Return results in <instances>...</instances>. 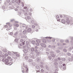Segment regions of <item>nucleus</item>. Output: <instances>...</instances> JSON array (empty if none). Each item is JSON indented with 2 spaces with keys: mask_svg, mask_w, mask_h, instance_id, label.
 <instances>
[{
  "mask_svg": "<svg viewBox=\"0 0 73 73\" xmlns=\"http://www.w3.org/2000/svg\"><path fill=\"white\" fill-rule=\"evenodd\" d=\"M22 12L24 13L25 16H28V15H29V16H31L32 15L31 13L28 12H29V10H28V9H27V7H24V9L22 10Z\"/></svg>",
  "mask_w": 73,
  "mask_h": 73,
  "instance_id": "nucleus-1",
  "label": "nucleus"
},
{
  "mask_svg": "<svg viewBox=\"0 0 73 73\" xmlns=\"http://www.w3.org/2000/svg\"><path fill=\"white\" fill-rule=\"evenodd\" d=\"M64 19L66 20V23L68 24H70V21L72 23L73 22V18L71 17L70 16H66L64 17Z\"/></svg>",
  "mask_w": 73,
  "mask_h": 73,
  "instance_id": "nucleus-2",
  "label": "nucleus"
},
{
  "mask_svg": "<svg viewBox=\"0 0 73 73\" xmlns=\"http://www.w3.org/2000/svg\"><path fill=\"white\" fill-rule=\"evenodd\" d=\"M2 62H4V63H5V64L6 65H7V64H8L9 60H8V59L7 58L5 59V58H2Z\"/></svg>",
  "mask_w": 73,
  "mask_h": 73,
  "instance_id": "nucleus-3",
  "label": "nucleus"
},
{
  "mask_svg": "<svg viewBox=\"0 0 73 73\" xmlns=\"http://www.w3.org/2000/svg\"><path fill=\"white\" fill-rule=\"evenodd\" d=\"M23 52L24 53H27L28 52V49H27V47H25V46H23Z\"/></svg>",
  "mask_w": 73,
  "mask_h": 73,
  "instance_id": "nucleus-4",
  "label": "nucleus"
},
{
  "mask_svg": "<svg viewBox=\"0 0 73 73\" xmlns=\"http://www.w3.org/2000/svg\"><path fill=\"white\" fill-rule=\"evenodd\" d=\"M26 45L25 46V47L27 48V49H31L30 46H31V45L30 44H29V42L28 41H27L26 42Z\"/></svg>",
  "mask_w": 73,
  "mask_h": 73,
  "instance_id": "nucleus-5",
  "label": "nucleus"
},
{
  "mask_svg": "<svg viewBox=\"0 0 73 73\" xmlns=\"http://www.w3.org/2000/svg\"><path fill=\"white\" fill-rule=\"evenodd\" d=\"M27 21L28 22H29V23H31V24H34L35 23V20L33 19H31V20L29 21H28V20H27Z\"/></svg>",
  "mask_w": 73,
  "mask_h": 73,
  "instance_id": "nucleus-6",
  "label": "nucleus"
},
{
  "mask_svg": "<svg viewBox=\"0 0 73 73\" xmlns=\"http://www.w3.org/2000/svg\"><path fill=\"white\" fill-rule=\"evenodd\" d=\"M25 73H28V66L27 65L25 66Z\"/></svg>",
  "mask_w": 73,
  "mask_h": 73,
  "instance_id": "nucleus-7",
  "label": "nucleus"
},
{
  "mask_svg": "<svg viewBox=\"0 0 73 73\" xmlns=\"http://www.w3.org/2000/svg\"><path fill=\"white\" fill-rule=\"evenodd\" d=\"M5 58V56H3V54H2V52L1 51H0V58Z\"/></svg>",
  "mask_w": 73,
  "mask_h": 73,
  "instance_id": "nucleus-8",
  "label": "nucleus"
},
{
  "mask_svg": "<svg viewBox=\"0 0 73 73\" xmlns=\"http://www.w3.org/2000/svg\"><path fill=\"white\" fill-rule=\"evenodd\" d=\"M15 2L16 3H17L18 5H20V3H21V0H19L18 1V0H15Z\"/></svg>",
  "mask_w": 73,
  "mask_h": 73,
  "instance_id": "nucleus-9",
  "label": "nucleus"
},
{
  "mask_svg": "<svg viewBox=\"0 0 73 73\" xmlns=\"http://www.w3.org/2000/svg\"><path fill=\"white\" fill-rule=\"evenodd\" d=\"M18 35V32H16L14 34V36H13V37H17V36Z\"/></svg>",
  "mask_w": 73,
  "mask_h": 73,
  "instance_id": "nucleus-10",
  "label": "nucleus"
},
{
  "mask_svg": "<svg viewBox=\"0 0 73 73\" xmlns=\"http://www.w3.org/2000/svg\"><path fill=\"white\" fill-rule=\"evenodd\" d=\"M27 30H24L23 32V33L24 35H26L27 34Z\"/></svg>",
  "mask_w": 73,
  "mask_h": 73,
  "instance_id": "nucleus-11",
  "label": "nucleus"
},
{
  "mask_svg": "<svg viewBox=\"0 0 73 73\" xmlns=\"http://www.w3.org/2000/svg\"><path fill=\"white\" fill-rule=\"evenodd\" d=\"M30 58H33V59H34V58L35 57V56L33 55V53H31L30 54Z\"/></svg>",
  "mask_w": 73,
  "mask_h": 73,
  "instance_id": "nucleus-12",
  "label": "nucleus"
},
{
  "mask_svg": "<svg viewBox=\"0 0 73 73\" xmlns=\"http://www.w3.org/2000/svg\"><path fill=\"white\" fill-rule=\"evenodd\" d=\"M48 48H51V49H53L55 48V46L49 45L48 46Z\"/></svg>",
  "mask_w": 73,
  "mask_h": 73,
  "instance_id": "nucleus-13",
  "label": "nucleus"
},
{
  "mask_svg": "<svg viewBox=\"0 0 73 73\" xmlns=\"http://www.w3.org/2000/svg\"><path fill=\"white\" fill-rule=\"evenodd\" d=\"M40 45L42 47H44V48L46 47V45L42 43L40 44Z\"/></svg>",
  "mask_w": 73,
  "mask_h": 73,
  "instance_id": "nucleus-14",
  "label": "nucleus"
},
{
  "mask_svg": "<svg viewBox=\"0 0 73 73\" xmlns=\"http://www.w3.org/2000/svg\"><path fill=\"white\" fill-rule=\"evenodd\" d=\"M45 38H49V39H51V38H52V37H46L43 38V40H44V41H45L46 40L45 39H44Z\"/></svg>",
  "mask_w": 73,
  "mask_h": 73,
  "instance_id": "nucleus-15",
  "label": "nucleus"
},
{
  "mask_svg": "<svg viewBox=\"0 0 73 73\" xmlns=\"http://www.w3.org/2000/svg\"><path fill=\"white\" fill-rule=\"evenodd\" d=\"M25 44V41H24L23 42H21V43L19 44V45L20 46H22L23 45H24Z\"/></svg>",
  "mask_w": 73,
  "mask_h": 73,
  "instance_id": "nucleus-16",
  "label": "nucleus"
},
{
  "mask_svg": "<svg viewBox=\"0 0 73 73\" xmlns=\"http://www.w3.org/2000/svg\"><path fill=\"white\" fill-rule=\"evenodd\" d=\"M35 67L36 69L38 70V71L39 72V70H40V67L38 65H36L35 66Z\"/></svg>",
  "mask_w": 73,
  "mask_h": 73,
  "instance_id": "nucleus-17",
  "label": "nucleus"
},
{
  "mask_svg": "<svg viewBox=\"0 0 73 73\" xmlns=\"http://www.w3.org/2000/svg\"><path fill=\"white\" fill-rule=\"evenodd\" d=\"M29 62H31V64H33V60L31 59H29Z\"/></svg>",
  "mask_w": 73,
  "mask_h": 73,
  "instance_id": "nucleus-18",
  "label": "nucleus"
},
{
  "mask_svg": "<svg viewBox=\"0 0 73 73\" xmlns=\"http://www.w3.org/2000/svg\"><path fill=\"white\" fill-rule=\"evenodd\" d=\"M12 58L13 59L14 61H16V60H17V58L16 57L13 56Z\"/></svg>",
  "mask_w": 73,
  "mask_h": 73,
  "instance_id": "nucleus-19",
  "label": "nucleus"
},
{
  "mask_svg": "<svg viewBox=\"0 0 73 73\" xmlns=\"http://www.w3.org/2000/svg\"><path fill=\"white\" fill-rule=\"evenodd\" d=\"M61 22L63 24H65V23H66V21H65V20L64 19H62L61 20Z\"/></svg>",
  "mask_w": 73,
  "mask_h": 73,
  "instance_id": "nucleus-20",
  "label": "nucleus"
},
{
  "mask_svg": "<svg viewBox=\"0 0 73 73\" xmlns=\"http://www.w3.org/2000/svg\"><path fill=\"white\" fill-rule=\"evenodd\" d=\"M27 31L28 32H31L32 31V29L30 28H29L27 29Z\"/></svg>",
  "mask_w": 73,
  "mask_h": 73,
  "instance_id": "nucleus-21",
  "label": "nucleus"
},
{
  "mask_svg": "<svg viewBox=\"0 0 73 73\" xmlns=\"http://www.w3.org/2000/svg\"><path fill=\"white\" fill-rule=\"evenodd\" d=\"M66 54L68 56H71V55H72V54L69 52L67 53Z\"/></svg>",
  "mask_w": 73,
  "mask_h": 73,
  "instance_id": "nucleus-22",
  "label": "nucleus"
},
{
  "mask_svg": "<svg viewBox=\"0 0 73 73\" xmlns=\"http://www.w3.org/2000/svg\"><path fill=\"white\" fill-rule=\"evenodd\" d=\"M27 21H30V20H29V19H31V17H29V16H27Z\"/></svg>",
  "mask_w": 73,
  "mask_h": 73,
  "instance_id": "nucleus-23",
  "label": "nucleus"
},
{
  "mask_svg": "<svg viewBox=\"0 0 73 73\" xmlns=\"http://www.w3.org/2000/svg\"><path fill=\"white\" fill-rule=\"evenodd\" d=\"M4 55H3V56H5V58H5L6 57V56H8V54H7V53H6L5 54H4Z\"/></svg>",
  "mask_w": 73,
  "mask_h": 73,
  "instance_id": "nucleus-24",
  "label": "nucleus"
},
{
  "mask_svg": "<svg viewBox=\"0 0 73 73\" xmlns=\"http://www.w3.org/2000/svg\"><path fill=\"white\" fill-rule=\"evenodd\" d=\"M31 43L32 44H33V45H35V41H34V40H32L31 41Z\"/></svg>",
  "mask_w": 73,
  "mask_h": 73,
  "instance_id": "nucleus-25",
  "label": "nucleus"
},
{
  "mask_svg": "<svg viewBox=\"0 0 73 73\" xmlns=\"http://www.w3.org/2000/svg\"><path fill=\"white\" fill-rule=\"evenodd\" d=\"M31 50L32 52H33L34 51V50H35V48L33 47L32 48H31Z\"/></svg>",
  "mask_w": 73,
  "mask_h": 73,
  "instance_id": "nucleus-26",
  "label": "nucleus"
},
{
  "mask_svg": "<svg viewBox=\"0 0 73 73\" xmlns=\"http://www.w3.org/2000/svg\"><path fill=\"white\" fill-rule=\"evenodd\" d=\"M12 63L11 62H10L9 63L8 62V64H7V65H12Z\"/></svg>",
  "mask_w": 73,
  "mask_h": 73,
  "instance_id": "nucleus-27",
  "label": "nucleus"
},
{
  "mask_svg": "<svg viewBox=\"0 0 73 73\" xmlns=\"http://www.w3.org/2000/svg\"><path fill=\"white\" fill-rule=\"evenodd\" d=\"M45 68L47 69V70H48L49 69V68L48 67V66H45Z\"/></svg>",
  "mask_w": 73,
  "mask_h": 73,
  "instance_id": "nucleus-28",
  "label": "nucleus"
},
{
  "mask_svg": "<svg viewBox=\"0 0 73 73\" xmlns=\"http://www.w3.org/2000/svg\"><path fill=\"white\" fill-rule=\"evenodd\" d=\"M51 56L52 57H53L54 58L55 57V55L54 54H51Z\"/></svg>",
  "mask_w": 73,
  "mask_h": 73,
  "instance_id": "nucleus-29",
  "label": "nucleus"
},
{
  "mask_svg": "<svg viewBox=\"0 0 73 73\" xmlns=\"http://www.w3.org/2000/svg\"><path fill=\"white\" fill-rule=\"evenodd\" d=\"M12 53H13L12 51H11V52H8V54H9V55H11V54H12V53Z\"/></svg>",
  "mask_w": 73,
  "mask_h": 73,
  "instance_id": "nucleus-30",
  "label": "nucleus"
},
{
  "mask_svg": "<svg viewBox=\"0 0 73 73\" xmlns=\"http://www.w3.org/2000/svg\"><path fill=\"white\" fill-rule=\"evenodd\" d=\"M25 60H28L29 58H28V56H26L25 57Z\"/></svg>",
  "mask_w": 73,
  "mask_h": 73,
  "instance_id": "nucleus-31",
  "label": "nucleus"
},
{
  "mask_svg": "<svg viewBox=\"0 0 73 73\" xmlns=\"http://www.w3.org/2000/svg\"><path fill=\"white\" fill-rule=\"evenodd\" d=\"M54 65H55V66H57V65H58V63L57 62H55L54 63Z\"/></svg>",
  "mask_w": 73,
  "mask_h": 73,
  "instance_id": "nucleus-32",
  "label": "nucleus"
},
{
  "mask_svg": "<svg viewBox=\"0 0 73 73\" xmlns=\"http://www.w3.org/2000/svg\"><path fill=\"white\" fill-rule=\"evenodd\" d=\"M36 42L38 43H39V42H40V40H36Z\"/></svg>",
  "mask_w": 73,
  "mask_h": 73,
  "instance_id": "nucleus-33",
  "label": "nucleus"
},
{
  "mask_svg": "<svg viewBox=\"0 0 73 73\" xmlns=\"http://www.w3.org/2000/svg\"><path fill=\"white\" fill-rule=\"evenodd\" d=\"M48 58L49 60H51L52 59V56H48Z\"/></svg>",
  "mask_w": 73,
  "mask_h": 73,
  "instance_id": "nucleus-34",
  "label": "nucleus"
},
{
  "mask_svg": "<svg viewBox=\"0 0 73 73\" xmlns=\"http://www.w3.org/2000/svg\"><path fill=\"white\" fill-rule=\"evenodd\" d=\"M56 53H60V51L58 50H57L56 51Z\"/></svg>",
  "mask_w": 73,
  "mask_h": 73,
  "instance_id": "nucleus-35",
  "label": "nucleus"
},
{
  "mask_svg": "<svg viewBox=\"0 0 73 73\" xmlns=\"http://www.w3.org/2000/svg\"><path fill=\"white\" fill-rule=\"evenodd\" d=\"M12 52H13L12 53H13L14 54H17V52H15L13 51H12Z\"/></svg>",
  "mask_w": 73,
  "mask_h": 73,
  "instance_id": "nucleus-36",
  "label": "nucleus"
},
{
  "mask_svg": "<svg viewBox=\"0 0 73 73\" xmlns=\"http://www.w3.org/2000/svg\"><path fill=\"white\" fill-rule=\"evenodd\" d=\"M34 25L36 26H38V27H39V26L38 25V24H37V23H34Z\"/></svg>",
  "mask_w": 73,
  "mask_h": 73,
  "instance_id": "nucleus-37",
  "label": "nucleus"
},
{
  "mask_svg": "<svg viewBox=\"0 0 73 73\" xmlns=\"http://www.w3.org/2000/svg\"><path fill=\"white\" fill-rule=\"evenodd\" d=\"M16 56L17 57H20V54H17L16 55Z\"/></svg>",
  "mask_w": 73,
  "mask_h": 73,
  "instance_id": "nucleus-38",
  "label": "nucleus"
},
{
  "mask_svg": "<svg viewBox=\"0 0 73 73\" xmlns=\"http://www.w3.org/2000/svg\"><path fill=\"white\" fill-rule=\"evenodd\" d=\"M65 60H66V59H65V58H62V60L63 61H65Z\"/></svg>",
  "mask_w": 73,
  "mask_h": 73,
  "instance_id": "nucleus-39",
  "label": "nucleus"
},
{
  "mask_svg": "<svg viewBox=\"0 0 73 73\" xmlns=\"http://www.w3.org/2000/svg\"><path fill=\"white\" fill-rule=\"evenodd\" d=\"M63 50L64 52H67V50H66V49H64Z\"/></svg>",
  "mask_w": 73,
  "mask_h": 73,
  "instance_id": "nucleus-40",
  "label": "nucleus"
},
{
  "mask_svg": "<svg viewBox=\"0 0 73 73\" xmlns=\"http://www.w3.org/2000/svg\"><path fill=\"white\" fill-rule=\"evenodd\" d=\"M14 26H15V27H19V25L18 24H16L15 25H14Z\"/></svg>",
  "mask_w": 73,
  "mask_h": 73,
  "instance_id": "nucleus-41",
  "label": "nucleus"
},
{
  "mask_svg": "<svg viewBox=\"0 0 73 73\" xmlns=\"http://www.w3.org/2000/svg\"><path fill=\"white\" fill-rule=\"evenodd\" d=\"M57 45H58V46H60V45H61V43H58L57 44Z\"/></svg>",
  "mask_w": 73,
  "mask_h": 73,
  "instance_id": "nucleus-42",
  "label": "nucleus"
},
{
  "mask_svg": "<svg viewBox=\"0 0 73 73\" xmlns=\"http://www.w3.org/2000/svg\"><path fill=\"white\" fill-rule=\"evenodd\" d=\"M60 41L61 42H64V40H62V39H61L60 40Z\"/></svg>",
  "mask_w": 73,
  "mask_h": 73,
  "instance_id": "nucleus-43",
  "label": "nucleus"
},
{
  "mask_svg": "<svg viewBox=\"0 0 73 73\" xmlns=\"http://www.w3.org/2000/svg\"><path fill=\"white\" fill-rule=\"evenodd\" d=\"M57 60H60L61 59L59 57H58L57 58Z\"/></svg>",
  "mask_w": 73,
  "mask_h": 73,
  "instance_id": "nucleus-44",
  "label": "nucleus"
},
{
  "mask_svg": "<svg viewBox=\"0 0 73 73\" xmlns=\"http://www.w3.org/2000/svg\"><path fill=\"white\" fill-rule=\"evenodd\" d=\"M11 2L13 3H15V0H12L11 1Z\"/></svg>",
  "mask_w": 73,
  "mask_h": 73,
  "instance_id": "nucleus-45",
  "label": "nucleus"
},
{
  "mask_svg": "<svg viewBox=\"0 0 73 73\" xmlns=\"http://www.w3.org/2000/svg\"><path fill=\"white\" fill-rule=\"evenodd\" d=\"M32 28H34V29L35 28V25H32Z\"/></svg>",
  "mask_w": 73,
  "mask_h": 73,
  "instance_id": "nucleus-46",
  "label": "nucleus"
},
{
  "mask_svg": "<svg viewBox=\"0 0 73 73\" xmlns=\"http://www.w3.org/2000/svg\"><path fill=\"white\" fill-rule=\"evenodd\" d=\"M15 42H17L18 41V39L16 38L15 40Z\"/></svg>",
  "mask_w": 73,
  "mask_h": 73,
  "instance_id": "nucleus-47",
  "label": "nucleus"
},
{
  "mask_svg": "<svg viewBox=\"0 0 73 73\" xmlns=\"http://www.w3.org/2000/svg\"><path fill=\"white\" fill-rule=\"evenodd\" d=\"M72 48H71V47H70V48L68 49H69V50H70V51L72 50Z\"/></svg>",
  "mask_w": 73,
  "mask_h": 73,
  "instance_id": "nucleus-48",
  "label": "nucleus"
},
{
  "mask_svg": "<svg viewBox=\"0 0 73 73\" xmlns=\"http://www.w3.org/2000/svg\"><path fill=\"white\" fill-rule=\"evenodd\" d=\"M36 46H39V43L37 42L36 43Z\"/></svg>",
  "mask_w": 73,
  "mask_h": 73,
  "instance_id": "nucleus-49",
  "label": "nucleus"
},
{
  "mask_svg": "<svg viewBox=\"0 0 73 73\" xmlns=\"http://www.w3.org/2000/svg\"><path fill=\"white\" fill-rule=\"evenodd\" d=\"M16 8H17L18 9H19V8H20V7L19 6H16Z\"/></svg>",
  "mask_w": 73,
  "mask_h": 73,
  "instance_id": "nucleus-50",
  "label": "nucleus"
},
{
  "mask_svg": "<svg viewBox=\"0 0 73 73\" xmlns=\"http://www.w3.org/2000/svg\"><path fill=\"white\" fill-rule=\"evenodd\" d=\"M35 53H37V52H38V50H37V49H35Z\"/></svg>",
  "mask_w": 73,
  "mask_h": 73,
  "instance_id": "nucleus-51",
  "label": "nucleus"
},
{
  "mask_svg": "<svg viewBox=\"0 0 73 73\" xmlns=\"http://www.w3.org/2000/svg\"><path fill=\"white\" fill-rule=\"evenodd\" d=\"M35 49L37 50L38 49V48L37 46H35Z\"/></svg>",
  "mask_w": 73,
  "mask_h": 73,
  "instance_id": "nucleus-52",
  "label": "nucleus"
},
{
  "mask_svg": "<svg viewBox=\"0 0 73 73\" xmlns=\"http://www.w3.org/2000/svg\"><path fill=\"white\" fill-rule=\"evenodd\" d=\"M20 41L21 42H22L24 41V40L23 39H21L20 40Z\"/></svg>",
  "mask_w": 73,
  "mask_h": 73,
  "instance_id": "nucleus-53",
  "label": "nucleus"
},
{
  "mask_svg": "<svg viewBox=\"0 0 73 73\" xmlns=\"http://www.w3.org/2000/svg\"><path fill=\"white\" fill-rule=\"evenodd\" d=\"M10 35H11V36H12V35H13V33L12 32H10L9 34Z\"/></svg>",
  "mask_w": 73,
  "mask_h": 73,
  "instance_id": "nucleus-54",
  "label": "nucleus"
},
{
  "mask_svg": "<svg viewBox=\"0 0 73 73\" xmlns=\"http://www.w3.org/2000/svg\"><path fill=\"white\" fill-rule=\"evenodd\" d=\"M59 68H62V65H60L59 66Z\"/></svg>",
  "mask_w": 73,
  "mask_h": 73,
  "instance_id": "nucleus-55",
  "label": "nucleus"
},
{
  "mask_svg": "<svg viewBox=\"0 0 73 73\" xmlns=\"http://www.w3.org/2000/svg\"><path fill=\"white\" fill-rule=\"evenodd\" d=\"M2 8H3V9H5V6H3L2 7Z\"/></svg>",
  "mask_w": 73,
  "mask_h": 73,
  "instance_id": "nucleus-56",
  "label": "nucleus"
},
{
  "mask_svg": "<svg viewBox=\"0 0 73 73\" xmlns=\"http://www.w3.org/2000/svg\"><path fill=\"white\" fill-rule=\"evenodd\" d=\"M15 11H18L19 9H17V8H15Z\"/></svg>",
  "mask_w": 73,
  "mask_h": 73,
  "instance_id": "nucleus-57",
  "label": "nucleus"
},
{
  "mask_svg": "<svg viewBox=\"0 0 73 73\" xmlns=\"http://www.w3.org/2000/svg\"><path fill=\"white\" fill-rule=\"evenodd\" d=\"M56 19H59V16H58V15H57L56 16Z\"/></svg>",
  "mask_w": 73,
  "mask_h": 73,
  "instance_id": "nucleus-58",
  "label": "nucleus"
},
{
  "mask_svg": "<svg viewBox=\"0 0 73 73\" xmlns=\"http://www.w3.org/2000/svg\"><path fill=\"white\" fill-rule=\"evenodd\" d=\"M46 54H49V52H46Z\"/></svg>",
  "mask_w": 73,
  "mask_h": 73,
  "instance_id": "nucleus-59",
  "label": "nucleus"
},
{
  "mask_svg": "<svg viewBox=\"0 0 73 73\" xmlns=\"http://www.w3.org/2000/svg\"><path fill=\"white\" fill-rule=\"evenodd\" d=\"M41 72H44V70H43V69H42L41 70H40Z\"/></svg>",
  "mask_w": 73,
  "mask_h": 73,
  "instance_id": "nucleus-60",
  "label": "nucleus"
},
{
  "mask_svg": "<svg viewBox=\"0 0 73 73\" xmlns=\"http://www.w3.org/2000/svg\"><path fill=\"white\" fill-rule=\"evenodd\" d=\"M10 1V0H7V3H10V2H11Z\"/></svg>",
  "mask_w": 73,
  "mask_h": 73,
  "instance_id": "nucleus-61",
  "label": "nucleus"
},
{
  "mask_svg": "<svg viewBox=\"0 0 73 73\" xmlns=\"http://www.w3.org/2000/svg\"><path fill=\"white\" fill-rule=\"evenodd\" d=\"M7 58H8V59L9 60H10V59L11 58V57H10V56L8 57H7Z\"/></svg>",
  "mask_w": 73,
  "mask_h": 73,
  "instance_id": "nucleus-62",
  "label": "nucleus"
},
{
  "mask_svg": "<svg viewBox=\"0 0 73 73\" xmlns=\"http://www.w3.org/2000/svg\"><path fill=\"white\" fill-rule=\"evenodd\" d=\"M9 5H12V3H11V2H9Z\"/></svg>",
  "mask_w": 73,
  "mask_h": 73,
  "instance_id": "nucleus-63",
  "label": "nucleus"
},
{
  "mask_svg": "<svg viewBox=\"0 0 73 73\" xmlns=\"http://www.w3.org/2000/svg\"><path fill=\"white\" fill-rule=\"evenodd\" d=\"M66 42H69V40H67L65 41Z\"/></svg>",
  "mask_w": 73,
  "mask_h": 73,
  "instance_id": "nucleus-64",
  "label": "nucleus"
}]
</instances>
